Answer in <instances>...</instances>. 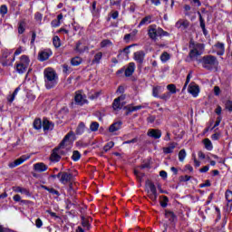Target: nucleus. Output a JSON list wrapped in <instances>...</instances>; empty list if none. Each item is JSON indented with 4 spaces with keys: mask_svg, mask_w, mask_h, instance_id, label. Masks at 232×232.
<instances>
[{
    "mask_svg": "<svg viewBox=\"0 0 232 232\" xmlns=\"http://www.w3.org/2000/svg\"><path fill=\"white\" fill-rule=\"evenodd\" d=\"M44 85L47 90H52L55 88L59 82V76L57 72L53 68H47L44 72Z\"/></svg>",
    "mask_w": 232,
    "mask_h": 232,
    "instance_id": "1",
    "label": "nucleus"
},
{
    "mask_svg": "<svg viewBox=\"0 0 232 232\" xmlns=\"http://www.w3.org/2000/svg\"><path fill=\"white\" fill-rule=\"evenodd\" d=\"M189 57L191 61H198V57L204 53V44H195L190 42L189 44Z\"/></svg>",
    "mask_w": 232,
    "mask_h": 232,
    "instance_id": "2",
    "label": "nucleus"
},
{
    "mask_svg": "<svg viewBox=\"0 0 232 232\" xmlns=\"http://www.w3.org/2000/svg\"><path fill=\"white\" fill-rule=\"evenodd\" d=\"M148 34H149V37L150 39H152L153 41H157L158 37L169 35V34L168 32L164 31V29H162L155 24L149 26Z\"/></svg>",
    "mask_w": 232,
    "mask_h": 232,
    "instance_id": "3",
    "label": "nucleus"
},
{
    "mask_svg": "<svg viewBox=\"0 0 232 232\" xmlns=\"http://www.w3.org/2000/svg\"><path fill=\"white\" fill-rule=\"evenodd\" d=\"M200 63L205 70H213L218 66V60L211 54L203 56Z\"/></svg>",
    "mask_w": 232,
    "mask_h": 232,
    "instance_id": "4",
    "label": "nucleus"
},
{
    "mask_svg": "<svg viewBox=\"0 0 232 232\" xmlns=\"http://www.w3.org/2000/svg\"><path fill=\"white\" fill-rule=\"evenodd\" d=\"M30 66V58L26 55H22L18 63H16V72L19 73H24Z\"/></svg>",
    "mask_w": 232,
    "mask_h": 232,
    "instance_id": "5",
    "label": "nucleus"
},
{
    "mask_svg": "<svg viewBox=\"0 0 232 232\" xmlns=\"http://www.w3.org/2000/svg\"><path fill=\"white\" fill-rule=\"evenodd\" d=\"M57 178L60 179L61 184H69L73 179V175L69 172L62 171L57 174Z\"/></svg>",
    "mask_w": 232,
    "mask_h": 232,
    "instance_id": "6",
    "label": "nucleus"
},
{
    "mask_svg": "<svg viewBox=\"0 0 232 232\" xmlns=\"http://www.w3.org/2000/svg\"><path fill=\"white\" fill-rule=\"evenodd\" d=\"M147 188H148V194H149V198H150V200H157V188L155 187V184H153L152 182H148L147 183Z\"/></svg>",
    "mask_w": 232,
    "mask_h": 232,
    "instance_id": "7",
    "label": "nucleus"
},
{
    "mask_svg": "<svg viewBox=\"0 0 232 232\" xmlns=\"http://www.w3.org/2000/svg\"><path fill=\"white\" fill-rule=\"evenodd\" d=\"M74 101L79 106H82L88 102V100H86V95H84L81 91H77L75 92Z\"/></svg>",
    "mask_w": 232,
    "mask_h": 232,
    "instance_id": "8",
    "label": "nucleus"
},
{
    "mask_svg": "<svg viewBox=\"0 0 232 232\" xmlns=\"http://www.w3.org/2000/svg\"><path fill=\"white\" fill-rule=\"evenodd\" d=\"M30 159V155H23L14 161L9 163V168H17V166H21L24 162H26Z\"/></svg>",
    "mask_w": 232,
    "mask_h": 232,
    "instance_id": "9",
    "label": "nucleus"
},
{
    "mask_svg": "<svg viewBox=\"0 0 232 232\" xmlns=\"http://www.w3.org/2000/svg\"><path fill=\"white\" fill-rule=\"evenodd\" d=\"M175 26L178 28V30H188L189 28V21L185 19H179Z\"/></svg>",
    "mask_w": 232,
    "mask_h": 232,
    "instance_id": "10",
    "label": "nucleus"
},
{
    "mask_svg": "<svg viewBox=\"0 0 232 232\" xmlns=\"http://www.w3.org/2000/svg\"><path fill=\"white\" fill-rule=\"evenodd\" d=\"M188 93L192 95V97H198V93H200V89L198 85L195 83H190L188 86Z\"/></svg>",
    "mask_w": 232,
    "mask_h": 232,
    "instance_id": "11",
    "label": "nucleus"
},
{
    "mask_svg": "<svg viewBox=\"0 0 232 232\" xmlns=\"http://www.w3.org/2000/svg\"><path fill=\"white\" fill-rule=\"evenodd\" d=\"M147 135L149 137H151L152 139H160V137H162V131H160V130H157V129H150L148 130Z\"/></svg>",
    "mask_w": 232,
    "mask_h": 232,
    "instance_id": "12",
    "label": "nucleus"
},
{
    "mask_svg": "<svg viewBox=\"0 0 232 232\" xmlns=\"http://www.w3.org/2000/svg\"><path fill=\"white\" fill-rule=\"evenodd\" d=\"M52 55V52L50 50H44V51H41L38 54V57H39V61H47V59H50Z\"/></svg>",
    "mask_w": 232,
    "mask_h": 232,
    "instance_id": "13",
    "label": "nucleus"
},
{
    "mask_svg": "<svg viewBox=\"0 0 232 232\" xmlns=\"http://www.w3.org/2000/svg\"><path fill=\"white\" fill-rule=\"evenodd\" d=\"M145 56L146 54L144 53V52H136L134 53V61H136V63H139L140 64H142V63H144Z\"/></svg>",
    "mask_w": 232,
    "mask_h": 232,
    "instance_id": "14",
    "label": "nucleus"
},
{
    "mask_svg": "<svg viewBox=\"0 0 232 232\" xmlns=\"http://www.w3.org/2000/svg\"><path fill=\"white\" fill-rule=\"evenodd\" d=\"M214 48L218 55H224L226 48L223 43L218 42L214 45Z\"/></svg>",
    "mask_w": 232,
    "mask_h": 232,
    "instance_id": "15",
    "label": "nucleus"
},
{
    "mask_svg": "<svg viewBox=\"0 0 232 232\" xmlns=\"http://www.w3.org/2000/svg\"><path fill=\"white\" fill-rule=\"evenodd\" d=\"M34 171H38L39 173H43L48 169V166L43 162H39L34 165Z\"/></svg>",
    "mask_w": 232,
    "mask_h": 232,
    "instance_id": "16",
    "label": "nucleus"
},
{
    "mask_svg": "<svg viewBox=\"0 0 232 232\" xmlns=\"http://www.w3.org/2000/svg\"><path fill=\"white\" fill-rule=\"evenodd\" d=\"M134 72H135V63H130L129 66L125 70V76L126 77H131V75H133Z\"/></svg>",
    "mask_w": 232,
    "mask_h": 232,
    "instance_id": "17",
    "label": "nucleus"
},
{
    "mask_svg": "<svg viewBox=\"0 0 232 232\" xmlns=\"http://www.w3.org/2000/svg\"><path fill=\"white\" fill-rule=\"evenodd\" d=\"M122 126V122L121 121H117L112 123L110 128H109V131L111 133H113L115 131H119V129Z\"/></svg>",
    "mask_w": 232,
    "mask_h": 232,
    "instance_id": "18",
    "label": "nucleus"
},
{
    "mask_svg": "<svg viewBox=\"0 0 232 232\" xmlns=\"http://www.w3.org/2000/svg\"><path fill=\"white\" fill-rule=\"evenodd\" d=\"M164 92V87L162 86H154L152 88V95L153 97H160L159 95H160V93H162Z\"/></svg>",
    "mask_w": 232,
    "mask_h": 232,
    "instance_id": "19",
    "label": "nucleus"
},
{
    "mask_svg": "<svg viewBox=\"0 0 232 232\" xmlns=\"http://www.w3.org/2000/svg\"><path fill=\"white\" fill-rule=\"evenodd\" d=\"M177 147V143L172 142L169 144L168 147L163 148V153L169 154V153H173V150Z\"/></svg>",
    "mask_w": 232,
    "mask_h": 232,
    "instance_id": "20",
    "label": "nucleus"
},
{
    "mask_svg": "<svg viewBox=\"0 0 232 232\" xmlns=\"http://www.w3.org/2000/svg\"><path fill=\"white\" fill-rule=\"evenodd\" d=\"M14 191L16 193H21L22 195H25V197H30V191L24 188L16 187Z\"/></svg>",
    "mask_w": 232,
    "mask_h": 232,
    "instance_id": "21",
    "label": "nucleus"
},
{
    "mask_svg": "<svg viewBox=\"0 0 232 232\" xmlns=\"http://www.w3.org/2000/svg\"><path fill=\"white\" fill-rule=\"evenodd\" d=\"M52 128H53V124H52V122H50V121L48 120H44L43 129L44 130V131H48V130H52Z\"/></svg>",
    "mask_w": 232,
    "mask_h": 232,
    "instance_id": "22",
    "label": "nucleus"
},
{
    "mask_svg": "<svg viewBox=\"0 0 232 232\" xmlns=\"http://www.w3.org/2000/svg\"><path fill=\"white\" fill-rule=\"evenodd\" d=\"M70 144V133L67 134L63 140L60 143V148H62L63 150V148H66V146H69Z\"/></svg>",
    "mask_w": 232,
    "mask_h": 232,
    "instance_id": "23",
    "label": "nucleus"
},
{
    "mask_svg": "<svg viewBox=\"0 0 232 232\" xmlns=\"http://www.w3.org/2000/svg\"><path fill=\"white\" fill-rule=\"evenodd\" d=\"M21 91V87H17L14 92H13V94L9 95L7 100L9 102H14V101H15V96L17 95V93H19V92Z\"/></svg>",
    "mask_w": 232,
    "mask_h": 232,
    "instance_id": "24",
    "label": "nucleus"
},
{
    "mask_svg": "<svg viewBox=\"0 0 232 232\" xmlns=\"http://www.w3.org/2000/svg\"><path fill=\"white\" fill-rule=\"evenodd\" d=\"M203 143L205 145V148L208 150V151H211L213 150V143L211 142V140L205 139L203 140Z\"/></svg>",
    "mask_w": 232,
    "mask_h": 232,
    "instance_id": "25",
    "label": "nucleus"
},
{
    "mask_svg": "<svg viewBox=\"0 0 232 232\" xmlns=\"http://www.w3.org/2000/svg\"><path fill=\"white\" fill-rule=\"evenodd\" d=\"M58 150H54L51 155V160H53V162H58V160H60L61 156H59V153H57Z\"/></svg>",
    "mask_w": 232,
    "mask_h": 232,
    "instance_id": "26",
    "label": "nucleus"
},
{
    "mask_svg": "<svg viewBox=\"0 0 232 232\" xmlns=\"http://www.w3.org/2000/svg\"><path fill=\"white\" fill-rule=\"evenodd\" d=\"M110 46H113V43H111V41L105 39L101 42V48H108Z\"/></svg>",
    "mask_w": 232,
    "mask_h": 232,
    "instance_id": "27",
    "label": "nucleus"
},
{
    "mask_svg": "<svg viewBox=\"0 0 232 232\" xmlns=\"http://www.w3.org/2000/svg\"><path fill=\"white\" fill-rule=\"evenodd\" d=\"M167 90L169 91V93H170V95L177 93V86L173 83L167 85Z\"/></svg>",
    "mask_w": 232,
    "mask_h": 232,
    "instance_id": "28",
    "label": "nucleus"
},
{
    "mask_svg": "<svg viewBox=\"0 0 232 232\" xmlns=\"http://www.w3.org/2000/svg\"><path fill=\"white\" fill-rule=\"evenodd\" d=\"M85 128H86V126L84 125V123H82V122L80 123L76 130L77 135H82V133H84Z\"/></svg>",
    "mask_w": 232,
    "mask_h": 232,
    "instance_id": "29",
    "label": "nucleus"
},
{
    "mask_svg": "<svg viewBox=\"0 0 232 232\" xmlns=\"http://www.w3.org/2000/svg\"><path fill=\"white\" fill-rule=\"evenodd\" d=\"M113 110H121V97L116 98L112 103Z\"/></svg>",
    "mask_w": 232,
    "mask_h": 232,
    "instance_id": "30",
    "label": "nucleus"
},
{
    "mask_svg": "<svg viewBox=\"0 0 232 232\" xmlns=\"http://www.w3.org/2000/svg\"><path fill=\"white\" fill-rule=\"evenodd\" d=\"M150 23H151V16H146L140 21L139 26H144V24H150Z\"/></svg>",
    "mask_w": 232,
    "mask_h": 232,
    "instance_id": "31",
    "label": "nucleus"
},
{
    "mask_svg": "<svg viewBox=\"0 0 232 232\" xmlns=\"http://www.w3.org/2000/svg\"><path fill=\"white\" fill-rule=\"evenodd\" d=\"M42 188H43V189H45L46 191H49V193H51L52 195H56V197H59V195H60L59 191H57L54 188H50L46 186H43Z\"/></svg>",
    "mask_w": 232,
    "mask_h": 232,
    "instance_id": "32",
    "label": "nucleus"
},
{
    "mask_svg": "<svg viewBox=\"0 0 232 232\" xmlns=\"http://www.w3.org/2000/svg\"><path fill=\"white\" fill-rule=\"evenodd\" d=\"M34 130H41V128H43V122L41 121L40 119L34 120Z\"/></svg>",
    "mask_w": 232,
    "mask_h": 232,
    "instance_id": "33",
    "label": "nucleus"
},
{
    "mask_svg": "<svg viewBox=\"0 0 232 232\" xmlns=\"http://www.w3.org/2000/svg\"><path fill=\"white\" fill-rule=\"evenodd\" d=\"M187 153H186V150H181L179 152V162H184V160L186 159Z\"/></svg>",
    "mask_w": 232,
    "mask_h": 232,
    "instance_id": "34",
    "label": "nucleus"
},
{
    "mask_svg": "<svg viewBox=\"0 0 232 232\" xmlns=\"http://www.w3.org/2000/svg\"><path fill=\"white\" fill-rule=\"evenodd\" d=\"M26 24L24 21H22L18 24V34H24Z\"/></svg>",
    "mask_w": 232,
    "mask_h": 232,
    "instance_id": "35",
    "label": "nucleus"
},
{
    "mask_svg": "<svg viewBox=\"0 0 232 232\" xmlns=\"http://www.w3.org/2000/svg\"><path fill=\"white\" fill-rule=\"evenodd\" d=\"M81 63H82V60L79 57H74L71 61V64H72V66H79Z\"/></svg>",
    "mask_w": 232,
    "mask_h": 232,
    "instance_id": "36",
    "label": "nucleus"
},
{
    "mask_svg": "<svg viewBox=\"0 0 232 232\" xmlns=\"http://www.w3.org/2000/svg\"><path fill=\"white\" fill-rule=\"evenodd\" d=\"M170 59V56H169V53H163L161 55H160V61L162 63H168V61H169Z\"/></svg>",
    "mask_w": 232,
    "mask_h": 232,
    "instance_id": "37",
    "label": "nucleus"
},
{
    "mask_svg": "<svg viewBox=\"0 0 232 232\" xmlns=\"http://www.w3.org/2000/svg\"><path fill=\"white\" fill-rule=\"evenodd\" d=\"M72 160H74V162H77V160H80V159H81V152H79L78 150H74L72 152Z\"/></svg>",
    "mask_w": 232,
    "mask_h": 232,
    "instance_id": "38",
    "label": "nucleus"
},
{
    "mask_svg": "<svg viewBox=\"0 0 232 232\" xmlns=\"http://www.w3.org/2000/svg\"><path fill=\"white\" fill-rule=\"evenodd\" d=\"M165 217L166 218H169L170 222H173V220H175V214L171 211H167L165 213Z\"/></svg>",
    "mask_w": 232,
    "mask_h": 232,
    "instance_id": "39",
    "label": "nucleus"
},
{
    "mask_svg": "<svg viewBox=\"0 0 232 232\" xmlns=\"http://www.w3.org/2000/svg\"><path fill=\"white\" fill-rule=\"evenodd\" d=\"M102 59V53H98L94 55V59L92 60V63H96L97 64H99Z\"/></svg>",
    "mask_w": 232,
    "mask_h": 232,
    "instance_id": "40",
    "label": "nucleus"
},
{
    "mask_svg": "<svg viewBox=\"0 0 232 232\" xmlns=\"http://www.w3.org/2000/svg\"><path fill=\"white\" fill-rule=\"evenodd\" d=\"M53 44L55 48H59L61 46V39H59L58 36H54L53 39Z\"/></svg>",
    "mask_w": 232,
    "mask_h": 232,
    "instance_id": "41",
    "label": "nucleus"
},
{
    "mask_svg": "<svg viewBox=\"0 0 232 232\" xmlns=\"http://www.w3.org/2000/svg\"><path fill=\"white\" fill-rule=\"evenodd\" d=\"M90 130L91 131H97V130H99V122L97 121L92 122L90 126Z\"/></svg>",
    "mask_w": 232,
    "mask_h": 232,
    "instance_id": "42",
    "label": "nucleus"
},
{
    "mask_svg": "<svg viewBox=\"0 0 232 232\" xmlns=\"http://www.w3.org/2000/svg\"><path fill=\"white\" fill-rule=\"evenodd\" d=\"M134 175L137 177V179H138V180H139L140 182L142 181V178L144 177V173H142V172H140V171L135 169V170H134Z\"/></svg>",
    "mask_w": 232,
    "mask_h": 232,
    "instance_id": "43",
    "label": "nucleus"
},
{
    "mask_svg": "<svg viewBox=\"0 0 232 232\" xmlns=\"http://www.w3.org/2000/svg\"><path fill=\"white\" fill-rule=\"evenodd\" d=\"M0 14L1 15H6L8 14V7L5 5H1Z\"/></svg>",
    "mask_w": 232,
    "mask_h": 232,
    "instance_id": "44",
    "label": "nucleus"
},
{
    "mask_svg": "<svg viewBox=\"0 0 232 232\" xmlns=\"http://www.w3.org/2000/svg\"><path fill=\"white\" fill-rule=\"evenodd\" d=\"M113 146H115V143H113V141H110L108 142L104 148H103V150L104 151H110V150H111V148H113Z\"/></svg>",
    "mask_w": 232,
    "mask_h": 232,
    "instance_id": "45",
    "label": "nucleus"
},
{
    "mask_svg": "<svg viewBox=\"0 0 232 232\" xmlns=\"http://www.w3.org/2000/svg\"><path fill=\"white\" fill-rule=\"evenodd\" d=\"M99 95H101V92L90 93L89 94V99H91V101H95V99L99 98Z\"/></svg>",
    "mask_w": 232,
    "mask_h": 232,
    "instance_id": "46",
    "label": "nucleus"
},
{
    "mask_svg": "<svg viewBox=\"0 0 232 232\" xmlns=\"http://www.w3.org/2000/svg\"><path fill=\"white\" fill-rule=\"evenodd\" d=\"M160 98L162 99V101H169V99H171V93L165 92L161 96H160Z\"/></svg>",
    "mask_w": 232,
    "mask_h": 232,
    "instance_id": "47",
    "label": "nucleus"
},
{
    "mask_svg": "<svg viewBox=\"0 0 232 232\" xmlns=\"http://www.w3.org/2000/svg\"><path fill=\"white\" fill-rule=\"evenodd\" d=\"M226 199L227 202H232V191L231 190H227L225 194Z\"/></svg>",
    "mask_w": 232,
    "mask_h": 232,
    "instance_id": "48",
    "label": "nucleus"
},
{
    "mask_svg": "<svg viewBox=\"0 0 232 232\" xmlns=\"http://www.w3.org/2000/svg\"><path fill=\"white\" fill-rule=\"evenodd\" d=\"M225 108L226 110H228V111L232 112V101L228 100L225 102Z\"/></svg>",
    "mask_w": 232,
    "mask_h": 232,
    "instance_id": "49",
    "label": "nucleus"
},
{
    "mask_svg": "<svg viewBox=\"0 0 232 232\" xmlns=\"http://www.w3.org/2000/svg\"><path fill=\"white\" fill-rule=\"evenodd\" d=\"M199 21H200V26L204 34H206V24L204 23V19L202 18V15L199 16Z\"/></svg>",
    "mask_w": 232,
    "mask_h": 232,
    "instance_id": "50",
    "label": "nucleus"
},
{
    "mask_svg": "<svg viewBox=\"0 0 232 232\" xmlns=\"http://www.w3.org/2000/svg\"><path fill=\"white\" fill-rule=\"evenodd\" d=\"M51 24L53 28H57L58 26H61V22L59 20H53Z\"/></svg>",
    "mask_w": 232,
    "mask_h": 232,
    "instance_id": "51",
    "label": "nucleus"
},
{
    "mask_svg": "<svg viewBox=\"0 0 232 232\" xmlns=\"http://www.w3.org/2000/svg\"><path fill=\"white\" fill-rule=\"evenodd\" d=\"M220 122H222V117L219 116L218 117L216 123L214 124L211 130H215V128H217L218 126H220Z\"/></svg>",
    "mask_w": 232,
    "mask_h": 232,
    "instance_id": "52",
    "label": "nucleus"
},
{
    "mask_svg": "<svg viewBox=\"0 0 232 232\" xmlns=\"http://www.w3.org/2000/svg\"><path fill=\"white\" fill-rule=\"evenodd\" d=\"M192 157H193V160H194V166L196 168H199L200 167V161H198V160H197V156H195V154H193Z\"/></svg>",
    "mask_w": 232,
    "mask_h": 232,
    "instance_id": "53",
    "label": "nucleus"
},
{
    "mask_svg": "<svg viewBox=\"0 0 232 232\" xmlns=\"http://www.w3.org/2000/svg\"><path fill=\"white\" fill-rule=\"evenodd\" d=\"M142 106L138 105V106H132L129 108V111H137L138 110H140Z\"/></svg>",
    "mask_w": 232,
    "mask_h": 232,
    "instance_id": "54",
    "label": "nucleus"
},
{
    "mask_svg": "<svg viewBox=\"0 0 232 232\" xmlns=\"http://www.w3.org/2000/svg\"><path fill=\"white\" fill-rule=\"evenodd\" d=\"M35 226H36V227H43V220H41V218H37L36 220H35Z\"/></svg>",
    "mask_w": 232,
    "mask_h": 232,
    "instance_id": "55",
    "label": "nucleus"
},
{
    "mask_svg": "<svg viewBox=\"0 0 232 232\" xmlns=\"http://www.w3.org/2000/svg\"><path fill=\"white\" fill-rule=\"evenodd\" d=\"M200 173H208L209 171V165H207L199 169Z\"/></svg>",
    "mask_w": 232,
    "mask_h": 232,
    "instance_id": "56",
    "label": "nucleus"
},
{
    "mask_svg": "<svg viewBox=\"0 0 232 232\" xmlns=\"http://www.w3.org/2000/svg\"><path fill=\"white\" fill-rule=\"evenodd\" d=\"M23 52H24V49L23 47H19L18 49H16V51L14 52V56L15 55H21V53H23Z\"/></svg>",
    "mask_w": 232,
    "mask_h": 232,
    "instance_id": "57",
    "label": "nucleus"
},
{
    "mask_svg": "<svg viewBox=\"0 0 232 232\" xmlns=\"http://www.w3.org/2000/svg\"><path fill=\"white\" fill-rule=\"evenodd\" d=\"M212 140H218L220 139V134L215 133L211 136Z\"/></svg>",
    "mask_w": 232,
    "mask_h": 232,
    "instance_id": "58",
    "label": "nucleus"
},
{
    "mask_svg": "<svg viewBox=\"0 0 232 232\" xmlns=\"http://www.w3.org/2000/svg\"><path fill=\"white\" fill-rule=\"evenodd\" d=\"M160 177H162V179H167L168 178V172L161 170L160 172Z\"/></svg>",
    "mask_w": 232,
    "mask_h": 232,
    "instance_id": "59",
    "label": "nucleus"
},
{
    "mask_svg": "<svg viewBox=\"0 0 232 232\" xmlns=\"http://www.w3.org/2000/svg\"><path fill=\"white\" fill-rule=\"evenodd\" d=\"M215 95H220V88L218 86L214 87Z\"/></svg>",
    "mask_w": 232,
    "mask_h": 232,
    "instance_id": "60",
    "label": "nucleus"
},
{
    "mask_svg": "<svg viewBox=\"0 0 232 232\" xmlns=\"http://www.w3.org/2000/svg\"><path fill=\"white\" fill-rule=\"evenodd\" d=\"M13 200H14V202H21V196L20 195H14L13 197Z\"/></svg>",
    "mask_w": 232,
    "mask_h": 232,
    "instance_id": "61",
    "label": "nucleus"
},
{
    "mask_svg": "<svg viewBox=\"0 0 232 232\" xmlns=\"http://www.w3.org/2000/svg\"><path fill=\"white\" fill-rule=\"evenodd\" d=\"M198 159L204 160V159H206V154H204V152H202V151H198Z\"/></svg>",
    "mask_w": 232,
    "mask_h": 232,
    "instance_id": "62",
    "label": "nucleus"
},
{
    "mask_svg": "<svg viewBox=\"0 0 232 232\" xmlns=\"http://www.w3.org/2000/svg\"><path fill=\"white\" fill-rule=\"evenodd\" d=\"M191 177L189 176H184V177H181V180L183 182H188V180H190Z\"/></svg>",
    "mask_w": 232,
    "mask_h": 232,
    "instance_id": "63",
    "label": "nucleus"
},
{
    "mask_svg": "<svg viewBox=\"0 0 232 232\" xmlns=\"http://www.w3.org/2000/svg\"><path fill=\"white\" fill-rule=\"evenodd\" d=\"M111 17L112 19H117V17H119V12L118 11L113 12L111 14Z\"/></svg>",
    "mask_w": 232,
    "mask_h": 232,
    "instance_id": "64",
    "label": "nucleus"
}]
</instances>
